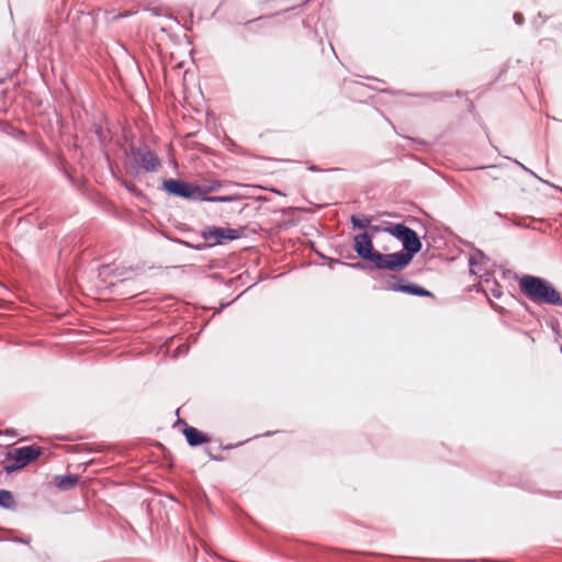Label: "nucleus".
I'll return each instance as SVG.
<instances>
[{
    "mask_svg": "<svg viewBox=\"0 0 562 562\" xmlns=\"http://www.w3.org/2000/svg\"><path fill=\"white\" fill-rule=\"evenodd\" d=\"M383 232L389 233L403 245V251L386 254L387 270L401 271L412 262L414 256L422 249V241L417 234L404 224H390L383 227Z\"/></svg>",
    "mask_w": 562,
    "mask_h": 562,
    "instance_id": "obj_1",
    "label": "nucleus"
},
{
    "mask_svg": "<svg viewBox=\"0 0 562 562\" xmlns=\"http://www.w3.org/2000/svg\"><path fill=\"white\" fill-rule=\"evenodd\" d=\"M124 156L127 159L125 171L134 179H139L140 171L156 172L161 166L160 157L146 143L131 144L124 150Z\"/></svg>",
    "mask_w": 562,
    "mask_h": 562,
    "instance_id": "obj_2",
    "label": "nucleus"
},
{
    "mask_svg": "<svg viewBox=\"0 0 562 562\" xmlns=\"http://www.w3.org/2000/svg\"><path fill=\"white\" fill-rule=\"evenodd\" d=\"M160 190L168 196L191 202H211V183L198 184L182 178H164Z\"/></svg>",
    "mask_w": 562,
    "mask_h": 562,
    "instance_id": "obj_3",
    "label": "nucleus"
},
{
    "mask_svg": "<svg viewBox=\"0 0 562 562\" xmlns=\"http://www.w3.org/2000/svg\"><path fill=\"white\" fill-rule=\"evenodd\" d=\"M520 291L532 302L562 306V296L553 285L535 276H522L519 279Z\"/></svg>",
    "mask_w": 562,
    "mask_h": 562,
    "instance_id": "obj_4",
    "label": "nucleus"
},
{
    "mask_svg": "<svg viewBox=\"0 0 562 562\" xmlns=\"http://www.w3.org/2000/svg\"><path fill=\"white\" fill-rule=\"evenodd\" d=\"M43 453L44 449L35 445L22 446L8 450L4 453V459L7 461H11V463L3 465L2 470L5 474L11 475L40 459Z\"/></svg>",
    "mask_w": 562,
    "mask_h": 562,
    "instance_id": "obj_5",
    "label": "nucleus"
},
{
    "mask_svg": "<svg viewBox=\"0 0 562 562\" xmlns=\"http://www.w3.org/2000/svg\"><path fill=\"white\" fill-rule=\"evenodd\" d=\"M353 249L360 258L373 263L374 268L387 270V257L373 249L372 236L369 233L355 236Z\"/></svg>",
    "mask_w": 562,
    "mask_h": 562,
    "instance_id": "obj_6",
    "label": "nucleus"
},
{
    "mask_svg": "<svg viewBox=\"0 0 562 562\" xmlns=\"http://www.w3.org/2000/svg\"><path fill=\"white\" fill-rule=\"evenodd\" d=\"M190 498L196 519L201 522L206 520L210 512V498L205 490L199 484L192 485L190 487Z\"/></svg>",
    "mask_w": 562,
    "mask_h": 562,
    "instance_id": "obj_7",
    "label": "nucleus"
},
{
    "mask_svg": "<svg viewBox=\"0 0 562 562\" xmlns=\"http://www.w3.org/2000/svg\"><path fill=\"white\" fill-rule=\"evenodd\" d=\"M187 232L190 233V236L187 239H175V241L186 247L193 248L195 250H203L205 248L211 247V244L209 243L199 241L200 238H203L205 240L211 239V226H205L199 234L193 233L189 228L187 229Z\"/></svg>",
    "mask_w": 562,
    "mask_h": 562,
    "instance_id": "obj_8",
    "label": "nucleus"
},
{
    "mask_svg": "<svg viewBox=\"0 0 562 562\" xmlns=\"http://www.w3.org/2000/svg\"><path fill=\"white\" fill-rule=\"evenodd\" d=\"M182 434L188 445L192 448L201 447L211 442V436L207 432L190 426L189 424H184Z\"/></svg>",
    "mask_w": 562,
    "mask_h": 562,
    "instance_id": "obj_9",
    "label": "nucleus"
},
{
    "mask_svg": "<svg viewBox=\"0 0 562 562\" xmlns=\"http://www.w3.org/2000/svg\"><path fill=\"white\" fill-rule=\"evenodd\" d=\"M486 263V257L482 251L475 252L470 258V271L472 274L477 276L481 280H484V282L488 283L490 279L485 278V269L484 265Z\"/></svg>",
    "mask_w": 562,
    "mask_h": 562,
    "instance_id": "obj_10",
    "label": "nucleus"
},
{
    "mask_svg": "<svg viewBox=\"0 0 562 562\" xmlns=\"http://www.w3.org/2000/svg\"><path fill=\"white\" fill-rule=\"evenodd\" d=\"M80 481L78 474L67 473L64 475H55L54 485L60 491H70L75 488Z\"/></svg>",
    "mask_w": 562,
    "mask_h": 562,
    "instance_id": "obj_11",
    "label": "nucleus"
},
{
    "mask_svg": "<svg viewBox=\"0 0 562 562\" xmlns=\"http://www.w3.org/2000/svg\"><path fill=\"white\" fill-rule=\"evenodd\" d=\"M116 180L133 196H135L136 199H138L140 201L148 202L146 194L134 182H132L123 177H117Z\"/></svg>",
    "mask_w": 562,
    "mask_h": 562,
    "instance_id": "obj_12",
    "label": "nucleus"
},
{
    "mask_svg": "<svg viewBox=\"0 0 562 562\" xmlns=\"http://www.w3.org/2000/svg\"><path fill=\"white\" fill-rule=\"evenodd\" d=\"M0 508L5 510H15L16 502L14 499V495L11 491L5 488H0Z\"/></svg>",
    "mask_w": 562,
    "mask_h": 562,
    "instance_id": "obj_13",
    "label": "nucleus"
},
{
    "mask_svg": "<svg viewBox=\"0 0 562 562\" xmlns=\"http://www.w3.org/2000/svg\"><path fill=\"white\" fill-rule=\"evenodd\" d=\"M134 270L133 267H114V265H103L100 267V273L112 277H122L128 271Z\"/></svg>",
    "mask_w": 562,
    "mask_h": 562,
    "instance_id": "obj_14",
    "label": "nucleus"
},
{
    "mask_svg": "<svg viewBox=\"0 0 562 562\" xmlns=\"http://www.w3.org/2000/svg\"><path fill=\"white\" fill-rule=\"evenodd\" d=\"M238 237V233L235 229H224L213 227V240L222 243L224 239L233 240Z\"/></svg>",
    "mask_w": 562,
    "mask_h": 562,
    "instance_id": "obj_15",
    "label": "nucleus"
},
{
    "mask_svg": "<svg viewBox=\"0 0 562 562\" xmlns=\"http://www.w3.org/2000/svg\"><path fill=\"white\" fill-rule=\"evenodd\" d=\"M217 187H218V186L215 183V181H213V193H215V192H216ZM241 198H243V195H241V194H239V193H237V192L229 193V194H225V195H222V194H213V203H217V202H228V203H234V202L239 201Z\"/></svg>",
    "mask_w": 562,
    "mask_h": 562,
    "instance_id": "obj_16",
    "label": "nucleus"
},
{
    "mask_svg": "<svg viewBox=\"0 0 562 562\" xmlns=\"http://www.w3.org/2000/svg\"><path fill=\"white\" fill-rule=\"evenodd\" d=\"M2 132L9 136H11L12 138L14 139H18V140H21V142H26V133L21 130V128H18L11 124H5L2 128Z\"/></svg>",
    "mask_w": 562,
    "mask_h": 562,
    "instance_id": "obj_17",
    "label": "nucleus"
},
{
    "mask_svg": "<svg viewBox=\"0 0 562 562\" xmlns=\"http://www.w3.org/2000/svg\"><path fill=\"white\" fill-rule=\"evenodd\" d=\"M394 291L406 292V293L415 294V295H419V296L430 295V293L427 290H425L420 286H417V285H413V284H408L406 286L394 288Z\"/></svg>",
    "mask_w": 562,
    "mask_h": 562,
    "instance_id": "obj_18",
    "label": "nucleus"
},
{
    "mask_svg": "<svg viewBox=\"0 0 562 562\" xmlns=\"http://www.w3.org/2000/svg\"><path fill=\"white\" fill-rule=\"evenodd\" d=\"M91 127H92V131L95 134L100 145L104 146L106 143V136H105V133L103 131L101 123L98 121H93Z\"/></svg>",
    "mask_w": 562,
    "mask_h": 562,
    "instance_id": "obj_19",
    "label": "nucleus"
},
{
    "mask_svg": "<svg viewBox=\"0 0 562 562\" xmlns=\"http://www.w3.org/2000/svg\"><path fill=\"white\" fill-rule=\"evenodd\" d=\"M351 223H352L353 227L363 229V228H367L370 226L371 220L367 216L352 215Z\"/></svg>",
    "mask_w": 562,
    "mask_h": 562,
    "instance_id": "obj_20",
    "label": "nucleus"
},
{
    "mask_svg": "<svg viewBox=\"0 0 562 562\" xmlns=\"http://www.w3.org/2000/svg\"><path fill=\"white\" fill-rule=\"evenodd\" d=\"M53 164L59 171H61L64 168H67V161L63 155H56L54 157Z\"/></svg>",
    "mask_w": 562,
    "mask_h": 562,
    "instance_id": "obj_21",
    "label": "nucleus"
},
{
    "mask_svg": "<svg viewBox=\"0 0 562 562\" xmlns=\"http://www.w3.org/2000/svg\"><path fill=\"white\" fill-rule=\"evenodd\" d=\"M64 177L72 184V186H76L77 183V180L76 178L68 171L67 168H64L61 171H60Z\"/></svg>",
    "mask_w": 562,
    "mask_h": 562,
    "instance_id": "obj_22",
    "label": "nucleus"
},
{
    "mask_svg": "<svg viewBox=\"0 0 562 562\" xmlns=\"http://www.w3.org/2000/svg\"><path fill=\"white\" fill-rule=\"evenodd\" d=\"M514 20H515V22H516L517 24H519V25H520V24H522V22H524V16H522V14H521V13H515V14H514Z\"/></svg>",
    "mask_w": 562,
    "mask_h": 562,
    "instance_id": "obj_23",
    "label": "nucleus"
},
{
    "mask_svg": "<svg viewBox=\"0 0 562 562\" xmlns=\"http://www.w3.org/2000/svg\"><path fill=\"white\" fill-rule=\"evenodd\" d=\"M205 120H206V123L211 120V106L210 105H206V109H205Z\"/></svg>",
    "mask_w": 562,
    "mask_h": 562,
    "instance_id": "obj_24",
    "label": "nucleus"
},
{
    "mask_svg": "<svg viewBox=\"0 0 562 562\" xmlns=\"http://www.w3.org/2000/svg\"><path fill=\"white\" fill-rule=\"evenodd\" d=\"M202 547H203V550H204L205 554L211 557V549H210V547L205 542H202Z\"/></svg>",
    "mask_w": 562,
    "mask_h": 562,
    "instance_id": "obj_25",
    "label": "nucleus"
},
{
    "mask_svg": "<svg viewBox=\"0 0 562 562\" xmlns=\"http://www.w3.org/2000/svg\"><path fill=\"white\" fill-rule=\"evenodd\" d=\"M184 424H188L184 419L178 418V420L173 424V427L181 425L182 429L184 428Z\"/></svg>",
    "mask_w": 562,
    "mask_h": 562,
    "instance_id": "obj_26",
    "label": "nucleus"
},
{
    "mask_svg": "<svg viewBox=\"0 0 562 562\" xmlns=\"http://www.w3.org/2000/svg\"><path fill=\"white\" fill-rule=\"evenodd\" d=\"M492 292L494 297H499L502 295V292L498 288L492 289Z\"/></svg>",
    "mask_w": 562,
    "mask_h": 562,
    "instance_id": "obj_27",
    "label": "nucleus"
},
{
    "mask_svg": "<svg viewBox=\"0 0 562 562\" xmlns=\"http://www.w3.org/2000/svg\"><path fill=\"white\" fill-rule=\"evenodd\" d=\"M14 542H19V543H23V544H26L30 542V538L29 539H16V540H13Z\"/></svg>",
    "mask_w": 562,
    "mask_h": 562,
    "instance_id": "obj_28",
    "label": "nucleus"
},
{
    "mask_svg": "<svg viewBox=\"0 0 562 562\" xmlns=\"http://www.w3.org/2000/svg\"><path fill=\"white\" fill-rule=\"evenodd\" d=\"M519 165L521 166V168H522L525 171H527V172H529L530 175H532V176L537 177V176L535 175V172H533V171H531L530 169H528L527 167H525V166H524V165H521V164H519Z\"/></svg>",
    "mask_w": 562,
    "mask_h": 562,
    "instance_id": "obj_29",
    "label": "nucleus"
},
{
    "mask_svg": "<svg viewBox=\"0 0 562 562\" xmlns=\"http://www.w3.org/2000/svg\"><path fill=\"white\" fill-rule=\"evenodd\" d=\"M369 227H370V229H371L372 232H374V233L380 232V231H383V228H380L379 226H369Z\"/></svg>",
    "mask_w": 562,
    "mask_h": 562,
    "instance_id": "obj_30",
    "label": "nucleus"
},
{
    "mask_svg": "<svg viewBox=\"0 0 562 562\" xmlns=\"http://www.w3.org/2000/svg\"><path fill=\"white\" fill-rule=\"evenodd\" d=\"M400 286H403L402 284H397V283H394V284H391L389 285V289L394 291V288H400Z\"/></svg>",
    "mask_w": 562,
    "mask_h": 562,
    "instance_id": "obj_31",
    "label": "nucleus"
},
{
    "mask_svg": "<svg viewBox=\"0 0 562 562\" xmlns=\"http://www.w3.org/2000/svg\"><path fill=\"white\" fill-rule=\"evenodd\" d=\"M5 435H14V431H5Z\"/></svg>",
    "mask_w": 562,
    "mask_h": 562,
    "instance_id": "obj_32",
    "label": "nucleus"
},
{
    "mask_svg": "<svg viewBox=\"0 0 562 562\" xmlns=\"http://www.w3.org/2000/svg\"><path fill=\"white\" fill-rule=\"evenodd\" d=\"M5 435H14V431H5Z\"/></svg>",
    "mask_w": 562,
    "mask_h": 562,
    "instance_id": "obj_33",
    "label": "nucleus"
},
{
    "mask_svg": "<svg viewBox=\"0 0 562 562\" xmlns=\"http://www.w3.org/2000/svg\"><path fill=\"white\" fill-rule=\"evenodd\" d=\"M5 435H14V431H5Z\"/></svg>",
    "mask_w": 562,
    "mask_h": 562,
    "instance_id": "obj_34",
    "label": "nucleus"
},
{
    "mask_svg": "<svg viewBox=\"0 0 562 562\" xmlns=\"http://www.w3.org/2000/svg\"><path fill=\"white\" fill-rule=\"evenodd\" d=\"M205 451H206V452H207V454L211 457V451H210L207 448H205Z\"/></svg>",
    "mask_w": 562,
    "mask_h": 562,
    "instance_id": "obj_35",
    "label": "nucleus"
}]
</instances>
